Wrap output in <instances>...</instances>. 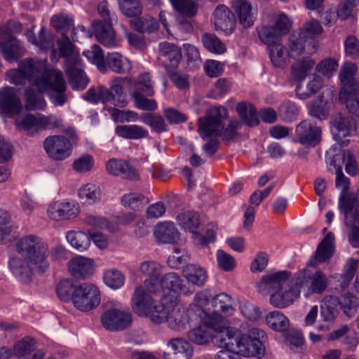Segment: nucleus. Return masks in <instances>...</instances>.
<instances>
[{"label":"nucleus","instance_id":"nucleus-1","mask_svg":"<svg viewBox=\"0 0 359 359\" xmlns=\"http://www.w3.org/2000/svg\"><path fill=\"white\" fill-rule=\"evenodd\" d=\"M291 273L280 271L264 275L257 283L259 292L271 293L270 304L276 308L283 309L291 305L299 297L301 290L296 284L295 276L290 280Z\"/></svg>","mask_w":359,"mask_h":359},{"label":"nucleus","instance_id":"nucleus-2","mask_svg":"<svg viewBox=\"0 0 359 359\" xmlns=\"http://www.w3.org/2000/svg\"><path fill=\"white\" fill-rule=\"evenodd\" d=\"M231 336L227 339V347L234 353L244 357L262 356L265 353L264 341L266 333L258 328H252L249 334H241L239 332L231 330Z\"/></svg>","mask_w":359,"mask_h":359},{"label":"nucleus","instance_id":"nucleus-3","mask_svg":"<svg viewBox=\"0 0 359 359\" xmlns=\"http://www.w3.org/2000/svg\"><path fill=\"white\" fill-rule=\"evenodd\" d=\"M39 92H48L50 102L55 106H62L68 101L67 83L63 73L57 69L45 68L34 81Z\"/></svg>","mask_w":359,"mask_h":359},{"label":"nucleus","instance_id":"nucleus-4","mask_svg":"<svg viewBox=\"0 0 359 359\" xmlns=\"http://www.w3.org/2000/svg\"><path fill=\"white\" fill-rule=\"evenodd\" d=\"M16 249L40 273L45 272L49 268L48 245L41 237L33 234L23 236L18 241Z\"/></svg>","mask_w":359,"mask_h":359},{"label":"nucleus","instance_id":"nucleus-5","mask_svg":"<svg viewBox=\"0 0 359 359\" xmlns=\"http://www.w3.org/2000/svg\"><path fill=\"white\" fill-rule=\"evenodd\" d=\"M133 311L140 317H148L157 325L165 319V305L156 302L142 285L137 286L131 299Z\"/></svg>","mask_w":359,"mask_h":359},{"label":"nucleus","instance_id":"nucleus-6","mask_svg":"<svg viewBox=\"0 0 359 359\" xmlns=\"http://www.w3.org/2000/svg\"><path fill=\"white\" fill-rule=\"evenodd\" d=\"M83 55L102 73L110 69L117 74H125L131 68L129 61L123 59L118 53H108L104 57L103 51L98 45L93 46L91 50L85 51Z\"/></svg>","mask_w":359,"mask_h":359},{"label":"nucleus","instance_id":"nucleus-7","mask_svg":"<svg viewBox=\"0 0 359 359\" xmlns=\"http://www.w3.org/2000/svg\"><path fill=\"white\" fill-rule=\"evenodd\" d=\"M100 302L101 294L97 286L89 283L78 285L72 303L77 310L88 312L97 308Z\"/></svg>","mask_w":359,"mask_h":359},{"label":"nucleus","instance_id":"nucleus-8","mask_svg":"<svg viewBox=\"0 0 359 359\" xmlns=\"http://www.w3.org/2000/svg\"><path fill=\"white\" fill-rule=\"evenodd\" d=\"M214 312L208 317V325L213 327L218 333H223L225 330H229L226 325L225 319L219 313L222 312L230 316L233 313L234 309L231 305V297L225 293L216 295L212 301Z\"/></svg>","mask_w":359,"mask_h":359},{"label":"nucleus","instance_id":"nucleus-9","mask_svg":"<svg viewBox=\"0 0 359 359\" xmlns=\"http://www.w3.org/2000/svg\"><path fill=\"white\" fill-rule=\"evenodd\" d=\"M225 114V108L219 107L210 110L205 117L199 118L198 131L203 140L211 137H219L222 118Z\"/></svg>","mask_w":359,"mask_h":359},{"label":"nucleus","instance_id":"nucleus-10","mask_svg":"<svg viewBox=\"0 0 359 359\" xmlns=\"http://www.w3.org/2000/svg\"><path fill=\"white\" fill-rule=\"evenodd\" d=\"M296 284L300 290L307 286L310 293L322 294L327 287L328 281L325 273L321 271L313 273L309 269L305 268L295 274Z\"/></svg>","mask_w":359,"mask_h":359},{"label":"nucleus","instance_id":"nucleus-11","mask_svg":"<svg viewBox=\"0 0 359 359\" xmlns=\"http://www.w3.org/2000/svg\"><path fill=\"white\" fill-rule=\"evenodd\" d=\"M296 142L306 147H315L322 140V129L311 120L301 121L295 129Z\"/></svg>","mask_w":359,"mask_h":359},{"label":"nucleus","instance_id":"nucleus-12","mask_svg":"<svg viewBox=\"0 0 359 359\" xmlns=\"http://www.w3.org/2000/svg\"><path fill=\"white\" fill-rule=\"evenodd\" d=\"M0 50L5 60L10 62L18 60L25 52L20 42L7 27H0Z\"/></svg>","mask_w":359,"mask_h":359},{"label":"nucleus","instance_id":"nucleus-13","mask_svg":"<svg viewBox=\"0 0 359 359\" xmlns=\"http://www.w3.org/2000/svg\"><path fill=\"white\" fill-rule=\"evenodd\" d=\"M80 212L79 203L74 201H57L49 204L46 210L48 217L56 222L76 218Z\"/></svg>","mask_w":359,"mask_h":359},{"label":"nucleus","instance_id":"nucleus-14","mask_svg":"<svg viewBox=\"0 0 359 359\" xmlns=\"http://www.w3.org/2000/svg\"><path fill=\"white\" fill-rule=\"evenodd\" d=\"M43 148L50 158L62 161L70 156L72 144L63 135H53L44 140Z\"/></svg>","mask_w":359,"mask_h":359},{"label":"nucleus","instance_id":"nucleus-15","mask_svg":"<svg viewBox=\"0 0 359 359\" xmlns=\"http://www.w3.org/2000/svg\"><path fill=\"white\" fill-rule=\"evenodd\" d=\"M51 25L57 32L60 33L62 36H67L68 32H71L70 37L74 41H78L77 32H81L83 36L91 38L92 33L87 30L83 25H78L76 28L74 27V20L65 14L55 15L51 18Z\"/></svg>","mask_w":359,"mask_h":359},{"label":"nucleus","instance_id":"nucleus-16","mask_svg":"<svg viewBox=\"0 0 359 359\" xmlns=\"http://www.w3.org/2000/svg\"><path fill=\"white\" fill-rule=\"evenodd\" d=\"M103 327L111 331L123 330L128 327L133 323L130 313L118 309L107 310L101 317Z\"/></svg>","mask_w":359,"mask_h":359},{"label":"nucleus","instance_id":"nucleus-17","mask_svg":"<svg viewBox=\"0 0 359 359\" xmlns=\"http://www.w3.org/2000/svg\"><path fill=\"white\" fill-rule=\"evenodd\" d=\"M191 309H187L181 306H175L170 311L165 306V319L168 327L175 332H182L190 326Z\"/></svg>","mask_w":359,"mask_h":359},{"label":"nucleus","instance_id":"nucleus-18","mask_svg":"<svg viewBox=\"0 0 359 359\" xmlns=\"http://www.w3.org/2000/svg\"><path fill=\"white\" fill-rule=\"evenodd\" d=\"M22 109L19 92L13 87L6 86L0 89V109L9 116L18 114Z\"/></svg>","mask_w":359,"mask_h":359},{"label":"nucleus","instance_id":"nucleus-19","mask_svg":"<svg viewBox=\"0 0 359 359\" xmlns=\"http://www.w3.org/2000/svg\"><path fill=\"white\" fill-rule=\"evenodd\" d=\"M194 353L191 344L183 338H173L166 344L164 359H190Z\"/></svg>","mask_w":359,"mask_h":359},{"label":"nucleus","instance_id":"nucleus-20","mask_svg":"<svg viewBox=\"0 0 359 359\" xmlns=\"http://www.w3.org/2000/svg\"><path fill=\"white\" fill-rule=\"evenodd\" d=\"M355 128L354 120L351 116H339L334 121L332 133L335 140L341 147H347L350 140L347 137L350 136L353 129Z\"/></svg>","mask_w":359,"mask_h":359},{"label":"nucleus","instance_id":"nucleus-21","mask_svg":"<svg viewBox=\"0 0 359 359\" xmlns=\"http://www.w3.org/2000/svg\"><path fill=\"white\" fill-rule=\"evenodd\" d=\"M212 22L216 29L226 34L231 33L236 26L233 13L224 5H219L216 7L213 13Z\"/></svg>","mask_w":359,"mask_h":359},{"label":"nucleus","instance_id":"nucleus-22","mask_svg":"<svg viewBox=\"0 0 359 359\" xmlns=\"http://www.w3.org/2000/svg\"><path fill=\"white\" fill-rule=\"evenodd\" d=\"M68 268L74 278L85 279L93 273L94 262L90 258L77 256L69 262Z\"/></svg>","mask_w":359,"mask_h":359},{"label":"nucleus","instance_id":"nucleus-23","mask_svg":"<svg viewBox=\"0 0 359 359\" xmlns=\"http://www.w3.org/2000/svg\"><path fill=\"white\" fill-rule=\"evenodd\" d=\"M107 171L113 175L137 180L140 179L137 171L122 159L111 158L106 163Z\"/></svg>","mask_w":359,"mask_h":359},{"label":"nucleus","instance_id":"nucleus-24","mask_svg":"<svg viewBox=\"0 0 359 359\" xmlns=\"http://www.w3.org/2000/svg\"><path fill=\"white\" fill-rule=\"evenodd\" d=\"M95 35L97 41L107 48L116 47L118 41L115 36L112 25L103 24L101 20H94L92 22Z\"/></svg>","mask_w":359,"mask_h":359},{"label":"nucleus","instance_id":"nucleus-25","mask_svg":"<svg viewBox=\"0 0 359 359\" xmlns=\"http://www.w3.org/2000/svg\"><path fill=\"white\" fill-rule=\"evenodd\" d=\"M334 236L331 232L328 233L318 246L316 254L308 266H315L326 262L334 253Z\"/></svg>","mask_w":359,"mask_h":359},{"label":"nucleus","instance_id":"nucleus-26","mask_svg":"<svg viewBox=\"0 0 359 359\" xmlns=\"http://www.w3.org/2000/svg\"><path fill=\"white\" fill-rule=\"evenodd\" d=\"M341 211L345 217V224L359 223V186L356 194H351L347 199L341 203Z\"/></svg>","mask_w":359,"mask_h":359},{"label":"nucleus","instance_id":"nucleus-27","mask_svg":"<svg viewBox=\"0 0 359 359\" xmlns=\"http://www.w3.org/2000/svg\"><path fill=\"white\" fill-rule=\"evenodd\" d=\"M357 70V66L352 62H346L341 67L339 78L343 86L339 93H341L342 95L348 90L354 92L359 89V83L355 79Z\"/></svg>","mask_w":359,"mask_h":359},{"label":"nucleus","instance_id":"nucleus-28","mask_svg":"<svg viewBox=\"0 0 359 359\" xmlns=\"http://www.w3.org/2000/svg\"><path fill=\"white\" fill-rule=\"evenodd\" d=\"M233 8L238 17L240 24L244 28L251 27L256 18V11L246 0H233Z\"/></svg>","mask_w":359,"mask_h":359},{"label":"nucleus","instance_id":"nucleus-29","mask_svg":"<svg viewBox=\"0 0 359 359\" xmlns=\"http://www.w3.org/2000/svg\"><path fill=\"white\" fill-rule=\"evenodd\" d=\"M69 65L65 67V70L72 84L73 89H84L88 83V79L84 72L79 68V62H76V59H69Z\"/></svg>","mask_w":359,"mask_h":359},{"label":"nucleus","instance_id":"nucleus-30","mask_svg":"<svg viewBox=\"0 0 359 359\" xmlns=\"http://www.w3.org/2000/svg\"><path fill=\"white\" fill-rule=\"evenodd\" d=\"M160 58L166 67H175L181 60L180 49L173 43L162 42L159 44Z\"/></svg>","mask_w":359,"mask_h":359},{"label":"nucleus","instance_id":"nucleus-31","mask_svg":"<svg viewBox=\"0 0 359 359\" xmlns=\"http://www.w3.org/2000/svg\"><path fill=\"white\" fill-rule=\"evenodd\" d=\"M154 234L158 242L163 243H174L180 239V233L175 224L169 222L158 224Z\"/></svg>","mask_w":359,"mask_h":359},{"label":"nucleus","instance_id":"nucleus-32","mask_svg":"<svg viewBox=\"0 0 359 359\" xmlns=\"http://www.w3.org/2000/svg\"><path fill=\"white\" fill-rule=\"evenodd\" d=\"M323 32V27L316 20H311L306 22L299 31L302 37L306 39V41L310 43L309 49L311 51H317L318 42L316 36H319Z\"/></svg>","mask_w":359,"mask_h":359},{"label":"nucleus","instance_id":"nucleus-33","mask_svg":"<svg viewBox=\"0 0 359 359\" xmlns=\"http://www.w3.org/2000/svg\"><path fill=\"white\" fill-rule=\"evenodd\" d=\"M25 258L13 257L9 261V266L13 273L22 282H28L32 277V268Z\"/></svg>","mask_w":359,"mask_h":359},{"label":"nucleus","instance_id":"nucleus-34","mask_svg":"<svg viewBox=\"0 0 359 359\" xmlns=\"http://www.w3.org/2000/svg\"><path fill=\"white\" fill-rule=\"evenodd\" d=\"M18 67L31 86H34V81L42 72V65L40 62L32 58H25L18 63Z\"/></svg>","mask_w":359,"mask_h":359},{"label":"nucleus","instance_id":"nucleus-35","mask_svg":"<svg viewBox=\"0 0 359 359\" xmlns=\"http://www.w3.org/2000/svg\"><path fill=\"white\" fill-rule=\"evenodd\" d=\"M339 310L337 297L327 295L323 298L320 306V315L324 321H334Z\"/></svg>","mask_w":359,"mask_h":359},{"label":"nucleus","instance_id":"nucleus-36","mask_svg":"<svg viewBox=\"0 0 359 359\" xmlns=\"http://www.w3.org/2000/svg\"><path fill=\"white\" fill-rule=\"evenodd\" d=\"M116 134L124 139L139 140L147 137L149 132L138 125H120L115 129Z\"/></svg>","mask_w":359,"mask_h":359},{"label":"nucleus","instance_id":"nucleus-37","mask_svg":"<svg viewBox=\"0 0 359 359\" xmlns=\"http://www.w3.org/2000/svg\"><path fill=\"white\" fill-rule=\"evenodd\" d=\"M266 324L273 330L284 332L288 330L290 322L288 318L279 311H273L265 316Z\"/></svg>","mask_w":359,"mask_h":359},{"label":"nucleus","instance_id":"nucleus-38","mask_svg":"<svg viewBox=\"0 0 359 359\" xmlns=\"http://www.w3.org/2000/svg\"><path fill=\"white\" fill-rule=\"evenodd\" d=\"M208 317L206 316L204 318V324L198 326V327L191 330L188 334V337L192 342L198 344L203 345L208 344L212 338L211 330H214L217 332L213 327L208 325L207 321Z\"/></svg>","mask_w":359,"mask_h":359},{"label":"nucleus","instance_id":"nucleus-39","mask_svg":"<svg viewBox=\"0 0 359 359\" xmlns=\"http://www.w3.org/2000/svg\"><path fill=\"white\" fill-rule=\"evenodd\" d=\"M339 307L343 313L349 318H353L359 306V299L353 294L346 292L337 297Z\"/></svg>","mask_w":359,"mask_h":359},{"label":"nucleus","instance_id":"nucleus-40","mask_svg":"<svg viewBox=\"0 0 359 359\" xmlns=\"http://www.w3.org/2000/svg\"><path fill=\"white\" fill-rule=\"evenodd\" d=\"M236 111L242 121L250 127L259 124V118L256 109L250 102H239L236 105Z\"/></svg>","mask_w":359,"mask_h":359},{"label":"nucleus","instance_id":"nucleus-41","mask_svg":"<svg viewBox=\"0 0 359 359\" xmlns=\"http://www.w3.org/2000/svg\"><path fill=\"white\" fill-rule=\"evenodd\" d=\"M102 192L99 187L94 184H86L79 190V197L86 205H93L100 201Z\"/></svg>","mask_w":359,"mask_h":359},{"label":"nucleus","instance_id":"nucleus-42","mask_svg":"<svg viewBox=\"0 0 359 359\" xmlns=\"http://www.w3.org/2000/svg\"><path fill=\"white\" fill-rule=\"evenodd\" d=\"M183 275L189 282L197 285H203L208 279L206 271L196 264H188L183 269Z\"/></svg>","mask_w":359,"mask_h":359},{"label":"nucleus","instance_id":"nucleus-43","mask_svg":"<svg viewBox=\"0 0 359 359\" xmlns=\"http://www.w3.org/2000/svg\"><path fill=\"white\" fill-rule=\"evenodd\" d=\"M82 97L85 100L93 104L100 102L106 104L110 101L111 97L109 90L102 86L90 88Z\"/></svg>","mask_w":359,"mask_h":359},{"label":"nucleus","instance_id":"nucleus-44","mask_svg":"<svg viewBox=\"0 0 359 359\" xmlns=\"http://www.w3.org/2000/svg\"><path fill=\"white\" fill-rule=\"evenodd\" d=\"M271 62L275 67L283 69L287 64V50L281 43L268 48Z\"/></svg>","mask_w":359,"mask_h":359},{"label":"nucleus","instance_id":"nucleus-45","mask_svg":"<svg viewBox=\"0 0 359 359\" xmlns=\"http://www.w3.org/2000/svg\"><path fill=\"white\" fill-rule=\"evenodd\" d=\"M121 81V78L118 77L115 79L110 88L108 89L111 97L109 102L115 107L123 108L128 104V100L126 94L123 93Z\"/></svg>","mask_w":359,"mask_h":359},{"label":"nucleus","instance_id":"nucleus-46","mask_svg":"<svg viewBox=\"0 0 359 359\" xmlns=\"http://www.w3.org/2000/svg\"><path fill=\"white\" fill-rule=\"evenodd\" d=\"M315 60L310 57H305L297 60L291 67V74L297 81L304 80L308 73L315 65Z\"/></svg>","mask_w":359,"mask_h":359},{"label":"nucleus","instance_id":"nucleus-47","mask_svg":"<svg viewBox=\"0 0 359 359\" xmlns=\"http://www.w3.org/2000/svg\"><path fill=\"white\" fill-rule=\"evenodd\" d=\"M231 336V330H225L223 333H218L217 335L215 336L216 343L222 348L215 356V359H235L236 355H238L236 353L233 352L230 350L229 347H227V339Z\"/></svg>","mask_w":359,"mask_h":359},{"label":"nucleus","instance_id":"nucleus-48","mask_svg":"<svg viewBox=\"0 0 359 359\" xmlns=\"http://www.w3.org/2000/svg\"><path fill=\"white\" fill-rule=\"evenodd\" d=\"M66 238L74 248L80 252L86 250L90 245L89 233L82 231H69L66 234Z\"/></svg>","mask_w":359,"mask_h":359},{"label":"nucleus","instance_id":"nucleus-49","mask_svg":"<svg viewBox=\"0 0 359 359\" xmlns=\"http://www.w3.org/2000/svg\"><path fill=\"white\" fill-rule=\"evenodd\" d=\"M322 79L318 76H314L313 79L309 81L306 86L301 83L296 87L297 96L302 100L309 98L316 94L322 87Z\"/></svg>","mask_w":359,"mask_h":359},{"label":"nucleus","instance_id":"nucleus-50","mask_svg":"<svg viewBox=\"0 0 359 359\" xmlns=\"http://www.w3.org/2000/svg\"><path fill=\"white\" fill-rule=\"evenodd\" d=\"M33 87L30 86L25 90V107L28 110H42L46 107V101L41 95L43 92L36 91Z\"/></svg>","mask_w":359,"mask_h":359},{"label":"nucleus","instance_id":"nucleus-51","mask_svg":"<svg viewBox=\"0 0 359 359\" xmlns=\"http://www.w3.org/2000/svg\"><path fill=\"white\" fill-rule=\"evenodd\" d=\"M310 43L306 41V39L302 37L299 34L297 36L292 35L290 38V55L292 57L301 55L303 53L313 54L316 51H311L309 49Z\"/></svg>","mask_w":359,"mask_h":359},{"label":"nucleus","instance_id":"nucleus-52","mask_svg":"<svg viewBox=\"0 0 359 359\" xmlns=\"http://www.w3.org/2000/svg\"><path fill=\"white\" fill-rule=\"evenodd\" d=\"M339 99L341 102L345 103L346 109L349 113L359 116V89L355 90H348L344 95L339 93Z\"/></svg>","mask_w":359,"mask_h":359},{"label":"nucleus","instance_id":"nucleus-53","mask_svg":"<svg viewBox=\"0 0 359 359\" xmlns=\"http://www.w3.org/2000/svg\"><path fill=\"white\" fill-rule=\"evenodd\" d=\"M260 41L267 46V48L280 43L282 35L273 26H264L258 31Z\"/></svg>","mask_w":359,"mask_h":359},{"label":"nucleus","instance_id":"nucleus-54","mask_svg":"<svg viewBox=\"0 0 359 359\" xmlns=\"http://www.w3.org/2000/svg\"><path fill=\"white\" fill-rule=\"evenodd\" d=\"M131 26L137 32L151 33L158 28V23L153 17L144 15L132 20Z\"/></svg>","mask_w":359,"mask_h":359},{"label":"nucleus","instance_id":"nucleus-55","mask_svg":"<svg viewBox=\"0 0 359 359\" xmlns=\"http://www.w3.org/2000/svg\"><path fill=\"white\" fill-rule=\"evenodd\" d=\"M36 348V341L30 337H25L17 341L13 347L12 352L18 358H24L32 353Z\"/></svg>","mask_w":359,"mask_h":359},{"label":"nucleus","instance_id":"nucleus-56","mask_svg":"<svg viewBox=\"0 0 359 359\" xmlns=\"http://www.w3.org/2000/svg\"><path fill=\"white\" fill-rule=\"evenodd\" d=\"M78 285H75L72 280H63L56 287V292L58 298L63 302L71 301L73 303V297L76 293Z\"/></svg>","mask_w":359,"mask_h":359},{"label":"nucleus","instance_id":"nucleus-57","mask_svg":"<svg viewBox=\"0 0 359 359\" xmlns=\"http://www.w3.org/2000/svg\"><path fill=\"white\" fill-rule=\"evenodd\" d=\"M104 283L112 289L121 288L125 283V276L116 269L106 270L103 274Z\"/></svg>","mask_w":359,"mask_h":359},{"label":"nucleus","instance_id":"nucleus-58","mask_svg":"<svg viewBox=\"0 0 359 359\" xmlns=\"http://www.w3.org/2000/svg\"><path fill=\"white\" fill-rule=\"evenodd\" d=\"M135 90L144 94L146 96L151 97L155 94L154 82L149 73L145 72L138 76L135 83Z\"/></svg>","mask_w":359,"mask_h":359},{"label":"nucleus","instance_id":"nucleus-59","mask_svg":"<svg viewBox=\"0 0 359 359\" xmlns=\"http://www.w3.org/2000/svg\"><path fill=\"white\" fill-rule=\"evenodd\" d=\"M176 11L182 15L191 18L198 11V5L194 0H170Z\"/></svg>","mask_w":359,"mask_h":359},{"label":"nucleus","instance_id":"nucleus-60","mask_svg":"<svg viewBox=\"0 0 359 359\" xmlns=\"http://www.w3.org/2000/svg\"><path fill=\"white\" fill-rule=\"evenodd\" d=\"M201 41L203 46L211 53L221 54L226 51L225 45L213 34H203Z\"/></svg>","mask_w":359,"mask_h":359},{"label":"nucleus","instance_id":"nucleus-61","mask_svg":"<svg viewBox=\"0 0 359 359\" xmlns=\"http://www.w3.org/2000/svg\"><path fill=\"white\" fill-rule=\"evenodd\" d=\"M177 220L184 229H187L193 233L195 232L200 224L198 213L191 211L180 213L177 216Z\"/></svg>","mask_w":359,"mask_h":359},{"label":"nucleus","instance_id":"nucleus-62","mask_svg":"<svg viewBox=\"0 0 359 359\" xmlns=\"http://www.w3.org/2000/svg\"><path fill=\"white\" fill-rule=\"evenodd\" d=\"M147 203V198L140 193L125 194L121 198V203L123 206L135 210L142 208L144 204Z\"/></svg>","mask_w":359,"mask_h":359},{"label":"nucleus","instance_id":"nucleus-63","mask_svg":"<svg viewBox=\"0 0 359 359\" xmlns=\"http://www.w3.org/2000/svg\"><path fill=\"white\" fill-rule=\"evenodd\" d=\"M121 13L127 17H136L142 13V6L140 0H118Z\"/></svg>","mask_w":359,"mask_h":359},{"label":"nucleus","instance_id":"nucleus-64","mask_svg":"<svg viewBox=\"0 0 359 359\" xmlns=\"http://www.w3.org/2000/svg\"><path fill=\"white\" fill-rule=\"evenodd\" d=\"M17 126L27 132V135H33L40 130L39 115L27 114L16 122Z\"/></svg>","mask_w":359,"mask_h":359}]
</instances>
